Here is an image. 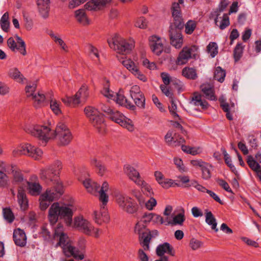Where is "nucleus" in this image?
I'll list each match as a JSON object with an SVG mask.
<instances>
[{
    "label": "nucleus",
    "instance_id": "nucleus-1",
    "mask_svg": "<svg viewBox=\"0 0 261 261\" xmlns=\"http://www.w3.org/2000/svg\"><path fill=\"white\" fill-rule=\"evenodd\" d=\"M154 215V214L152 213H145L134 228L135 233L139 236L140 244L146 251L149 250V244L152 238L150 230L147 227L153 219Z\"/></svg>",
    "mask_w": 261,
    "mask_h": 261
},
{
    "label": "nucleus",
    "instance_id": "nucleus-2",
    "mask_svg": "<svg viewBox=\"0 0 261 261\" xmlns=\"http://www.w3.org/2000/svg\"><path fill=\"white\" fill-rule=\"evenodd\" d=\"M73 211L68 205H60L59 202L53 203L49 208L48 219L52 225L55 224L58 219H63L67 226L72 223Z\"/></svg>",
    "mask_w": 261,
    "mask_h": 261
},
{
    "label": "nucleus",
    "instance_id": "nucleus-3",
    "mask_svg": "<svg viewBox=\"0 0 261 261\" xmlns=\"http://www.w3.org/2000/svg\"><path fill=\"white\" fill-rule=\"evenodd\" d=\"M62 168V163L57 160L52 164L40 170V177L47 184H52L54 185L52 189H56L57 184H61L63 186L62 182L59 181V175Z\"/></svg>",
    "mask_w": 261,
    "mask_h": 261
},
{
    "label": "nucleus",
    "instance_id": "nucleus-4",
    "mask_svg": "<svg viewBox=\"0 0 261 261\" xmlns=\"http://www.w3.org/2000/svg\"><path fill=\"white\" fill-rule=\"evenodd\" d=\"M107 42L111 48L122 54L129 53L135 46L134 40H126L119 37L117 34L112 38L108 39Z\"/></svg>",
    "mask_w": 261,
    "mask_h": 261
},
{
    "label": "nucleus",
    "instance_id": "nucleus-5",
    "mask_svg": "<svg viewBox=\"0 0 261 261\" xmlns=\"http://www.w3.org/2000/svg\"><path fill=\"white\" fill-rule=\"evenodd\" d=\"M63 186L57 184L56 189H47L39 197L40 208L42 211L47 209L50 202L58 199L63 194Z\"/></svg>",
    "mask_w": 261,
    "mask_h": 261
},
{
    "label": "nucleus",
    "instance_id": "nucleus-6",
    "mask_svg": "<svg viewBox=\"0 0 261 261\" xmlns=\"http://www.w3.org/2000/svg\"><path fill=\"white\" fill-rule=\"evenodd\" d=\"M84 112L92 125L100 133H103L105 128L104 115L95 108L88 106L84 109Z\"/></svg>",
    "mask_w": 261,
    "mask_h": 261
},
{
    "label": "nucleus",
    "instance_id": "nucleus-7",
    "mask_svg": "<svg viewBox=\"0 0 261 261\" xmlns=\"http://www.w3.org/2000/svg\"><path fill=\"white\" fill-rule=\"evenodd\" d=\"M24 130L28 134L36 137L45 145L48 140L51 138L49 135L50 128L46 126L32 125L25 126Z\"/></svg>",
    "mask_w": 261,
    "mask_h": 261
},
{
    "label": "nucleus",
    "instance_id": "nucleus-8",
    "mask_svg": "<svg viewBox=\"0 0 261 261\" xmlns=\"http://www.w3.org/2000/svg\"><path fill=\"white\" fill-rule=\"evenodd\" d=\"M116 199L119 206L128 214H133L136 213L139 209L136 202L129 197L118 194L116 196Z\"/></svg>",
    "mask_w": 261,
    "mask_h": 261
},
{
    "label": "nucleus",
    "instance_id": "nucleus-9",
    "mask_svg": "<svg viewBox=\"0 0 261 261\" xmlns=\"http://www.w3.org/2000/svg\"><path fill=\"white\" fill-rule=\"evenodd\" d=\"M43 153L42 151L30 144L26 143L18 146L13 151V154L14 156L21 155H28L34 158L35 160L41 156Z\"/></svg>",
    "mask_w": 261,
    "mask_h": 261
},
{
    "label": "nucleus",
    "instance_id": "nucleus-10",
    "mask_svg": "<svg viewBox=\"0 0 261 261\" xmlns=\"http://www.w3.org/2000/svg\"><path fill=\"white\" fill-rule=\"evenodd\" d=\"M55 136H58L61 145L65 146L69 144L72 139V135L67 126L59 123L55 130Z\"/></svg>",
    "mask_w": 261,
    "mask_h": 261
},
{
    "label": "nucleus",
    "instance_id": "nucleus-11",
    "mask_svg": "<svg viewBox=\"0 0 261 261\" xmlns=\"http://www.w3.org/2000/svg\"><path fill=\"white\" fill-rule=\"evenodd\" d=\"M149 45L151 51L158 56H160L164 50L166 53L170 52L169 47L164 48L161 37L155 35L150 37Z\"/></svg>",
    "mask_w": 261,
    "mask_h": 261
},
{
    "label": "nucleus",
    "instance_id": "nucleus-12",
    "mask_svg": "<svg viewBox=\"0 0 261 261\" xmlns=\"http://www.w3.org/2000/svg\"><path fill=\"white\" fill-rule=\"evenodd\" d=\"M109 118L121 126L126 128L129 131L132 132L134 130V125L132 124V120L126 118L118 111H113V112L110 114Z\"/></svg>",
    "mask_w": 261,
    "mask_h": 261
},
{
    "label": "nucleus",
    "instance_id": "nucleus-13",
    "mask_svg": "<svg viewBox=\"0 0 261 261\" xmlns=\"http://www.w3.org/2000/svg\"><path fill=\"white\" fill-rule=\"evenodd\" d=\"M64 254L67 257L73 256L75 259L82 260L84 258L83 254H80V250L72 245L71 242L66 243L61 248Z\"/></svg>",
    "mask_w": 261,
    "mask_h": 261
},
{
    "label": "nucleus",
    "instance_id": "nucleus-14",
    "mask_svg": "<svg viewBox=\"0 0 261 261\" xmlns=\"http://www.w3.org/2000/svg\"><path fill=\"white\" fill-rule=\"evenodd\" d=\"M37 88V84L33 83L32 86H27L25 87V91L27 93L31 92L28 96H32L33 99L35 100L34 106L37 108L40 107L44 101L45 100V95L43 94H41L39 92L38 94L34 95V92L35 91Z\"/></svg>",
    "mask_w": 261,
    "mask_h": 261
},
{
    "label": "nucleus",
    "instance_id": "nucleus-15",
    "mask_svg": "<svg viewBox=\"0 0 261 261\" xmlns=\"http://www.w3.org/2000/svg\"><path fill=\"white\" fill-rule=\"evenodd\" d=\"M74 226L80 230L87 235H90L91 231L92 226L90 223L82 217H76L74 218Z\"/></svg>",
    "mask_w": 261,
    "mask_h": 261
},
{
    "label": "nucleus",
    "instance_id": "nucleus-16",
    "mask_svg": "<svg viewBox=\"0 0 261 261\" xmlns=\"http://www.w3.org/2000/svg\"><path fill=\"white\" fill-rule=\"evenodd\" d=\"M212 17H214L215 23L221 30L224 29L229 24V20L227 14H223V17H220L217 11H213L211 13Z\"/></svg>",
    "mask_w": 261,
    "mask_h": 261
},
{
    "label": "nucleus",
    "instance_id": "nucleus-17",
    "mask_svg": "<svg viewBox=\"0 0 261 261\" xmlns=\"http://www.w3.org/2000/svg\"><path fill=\"white\" fill-rule=\"evenodd\" d=\"M178 178L180 179V181L182 184H185L184 188H190L191 187H194L197 190L202 192H206V191L208 190L205 187L198 184L197 181L195 180H190L188 176H180Z\"/></svg>",
    "mask_w": 261,
    "mask_h": 261
},
{
    "label": "nucleus",
    "instance_id": "nucleus-18",
    "mask_svg": "<svg viewBox=\"0 0 261 261\" xmlns=\"http://www.w3.org/2000/svg\"><path fill=\"white\" fill-rule=\"evenodd\" d=\"M167 253L172 256H174L175 251L171 245L168 242H165L159 245L156 248V254L158 256H163Z\"/></svg>",
    "mask_w": 261,
    "mask_h": 261
},
{
    "label": "nucleus",
    "instance_id": "nucleus-19",
    "mask_svg": "<svg viewBox=\"0 0 261 261\" xmlns=\"http://www.w3.org/2000/svg\"><path fill=\"white\" fill-rule=\"evenodd\" d=\"M13 240L16 245L20 247H24L27 244V237L24 231L18 228L13 232Z\"/></svg>",
    "mask_w": 261,
    "mask_h": 261
},
{
    "label": "nucleus",
    "instance_id": "nucleus-20",
    "mask_svg": "<svg viewBox=\"0 0 261 261\" xmlns=\"http://www.w3.org/2000/svg\"><path fill=\"white\" fill-rule=\"evenodd\" d=\"M94 214L95 221L97 224H101L102 222L108 223L110 220V216L108 215L107 209L104 205L101 206L99 213L95 211Z\"/></svg>",
    "mask_w": 261,
    "mask_h": 261
},
{
    "label": "nucleus",
    "instance_id": "nucleus-21",
    "mask_svg": "<svg viewBox=\"0 0 261 261\" xmlns=\"http://www.w3.org/2000/svg\"><path fill=\"white\" fill-rule=\"evenodd\" d=\"M172 13L174 22L173 24L170 25L171 29L173 30V27L178 30L182 29L184 28V23L181 16L180 11L172 10Z\"/></svg>",
    "mask_w": 261,
    "mask_h": 261
},
{
    "label": "nucleus",
    "instance_id": "nucleus-22",
    "mask_svg": "<svg viewBox=\"0 0 261 261\" xmlns=\"http://www.w3.org/2000/svg\"><path fill=\"white\" fill-rule=\"evenodd\" d=\"M168 218H166L167 223H165L166 225H168L169 224L172 226L175 225H180L182 226L183 225L184 222L186 220V217L185 215V210L184 208L181 209V212L178 213L177 215H175L171 221H168Z\"/></svg>",
    "mask_w": 261,
    "mask_h": 261
},
{
    "label": "nucleus",
    "instance_id": "nucleus-23",
    "mask_svg": "<svg viewBox=\"0 0 261 261\" xmlns=\"http://www.w3.org/2000/svg\"><path fill=\"white\" fill-rule=\"evenodd\" d=\"M39 13L44 18L48 15L50 0H36Z\"/></svg>",
    "mask_w": 261,
    "mask_h": 261
},
{
    "label": "nucleus",
    "instance_id": "nucleus-24",
    "mask_svg": "<svg viewBox=\"0 0 261 261\" xmlns=\"http://www.w3.org/2000/svg\"><path fill=\"white\" fill-rule=\"evenodd\" d=\"M124 170L129 178L136 184L138 180H141L139 173L134 167L128 165L124 166Z\"/></svg>",
    "mask_w": 261,
    "mask_h": 261
},
{
    "label": "nucleus",
    "instance_id": "nucleus-25",
    "mask_svg": "<svg viewBox=\"0 0 261 261\" xmlns=\"http://www.w3.org/2000/svg\"><path fill=\"white\" fill-rule=\"evenodd\" d=\"M116 102L121 106H124L130 110L135 111L136 109V106L129 101L125 96L121 94L120 92L117 94Z\"/></svg>",
    "mask_w": 261,
    "mask_h": 261
},
{
    "label": "nucleus",
    "instance_id": "nucleus-26",
    "mask_svg": "<svg viewBox=\"0 0 261 261\" xmlns=\"http://www.w3.org/2000/svg\"><path fill=\"white\" fill-rule=\"evenodd\" d=\"M17 198L21 209L23 211H25L28 207V200L23 188H19Z\"/></svg>",
    "mask_w": 261,
    "mask_h": 261
},
{
    "label": "nucleus",
    "instance_id": "nucleus-27",
    "mask_svg": "<svg viewBox=\"0 0 261 261\" xmlns=\"http://www.w3.org/2000/svg\"><path fill=\"white\" fill-rule=\"evenodd\" d=\"M200 89L208 99L211 100H217L214 88L210 84H202L200 86Z\"/></svg>",
    "mask_w": 261,
    "mask_h": 261
},
{
    "label": "nucleus",
    "instance_id": "nucleus-28",
    "mask_svg": "<svg viewBox=\"0 0 261 261\" xmlns=\"http://www.w3.org/2000/svg\"><path fill=\"white\" fill-rule=\"evenodd\" d=\"M191 57L190 51L183 48L176 60V64L178 65L185 64Z\"/></svg>",
    "mask_w": 261,
    "mask_h": 261
},
{
    "label": "nucleus",
    "instance_id": "nucleus-29",
    "mask_svg": "<svg viewBox=\"0 0 261 261\" xmlns=\"http://www.w3.org/2000/svg\"><path fill=\"white\" fill-rule=\"evenodd\" d=\"M205 214L206 223L211 226V228L215 232H217L218 231V228L217 227V223L214 215L207 209L205 210Z\"/></svg>",
    "mask_w": 261,
    "mask_h": 261
},
{
    "label": "nucleus",
    "instance_id": "nucleus-30",
    "mask_svg": "<svg viewBox=\"0 0 261 261\" xmlns=\"http://www.w3.org/2000/svg\"><path fill=\"white\" fill-rule=\"evenodd\" d=\"M83 185L87 191L92 194H95L99 189L100 185L97 183L92 181L90 179H86L83 181Z\"/></svg>",
    "mask_w": 261,
    "mask_h": 261
},
{
    "label": "nucleus",
    "instance_id": "nucleus-31",
    "mask_svg": "<svg viewBox=\"0 0 261 261\" xmlns=\"http://www.w3.org/2000/svg\"><path fill=\"white\" fill-rule=\"evenodd\" d=\"M171 44L176 48H180L183 44L182 34H170Z\"/></svg>",
    "mask_w": 261,
    "mask_h": 261
},
{
    "label": "nucleus",
    "instance_id": "nucleus-32",
    "mask_svg": "<svg viewBox=\"0 0 261 261\" xmlns=\"http://www.w3.org/2000/svg\"><path fill=\"white\" fill-rule=\"evenodd\" d=\"M11 170L13 174V182L19 184L23 181V175L19 169L16 168L15 165H11Z\"/></svg>",
    "mask_w": 261,
    "mask_h": 261
},
{
    "label": "nucleus",
    "instance_id": "nucleus-33",
    "mask_svg": "<svg viewBox=\"0 0 261 261\" xmlns=\"http://www.w3.org/2000/svg\"><path fill=\"white\" fill-rule=\"evenodd\" d=\"M29 193L33 196L39 195L42 190V187L38 183L28 182Z\"/></svg>",
    "mask_w": 261,
    "mask_h": 261
},
{
    "label": "nucleus",
    "instance_id": "nucleus-34",
    "mask_svg": "<svg viewBox=\"0 0 261 261\" xmlns=\"http://www.w3.org/2000/svg\"><path fill=\"white\" fill-rule=\"evenodd\" d=\"M91 164L98 170L97 173L98 175L101 176L104 174L106 168L101 161L97 160L96 158H93L91 161Z\"/></svg>",
    "mask_w": 261,
    "mask_h": 261
},
{
    "label": "nucleus",
    "instance_id": "nucleus-35",
    "mask_svg": "<svg viewBox=\"0 0 261 261\" xmlns=\"http://www.w3.org/2000/svg\"><path fill=\"white\" fill-rule=\"evenodd\" d=\"M9 15L8 12L5 13L0 19V25L2 30L8 32L10 28Z\"/></svg>",
    "mask_w": 261,
    "mask_h": 261
},
{
    "label": "nucleus",
    "instance_id": "nucleus-36",
    "mask_svg": "<svg viewBox=\"0 0 261 261\" xmlns=\"http://www.w3.org/2000/svg\"><path fill=\"white\" fill-rule=\"evenodd\" d=\"M9 75L10 77L19 83H22L23 80H25V78L17 68L10 69Z\"/></svg>",
    "mask_w": 261,
    "mask_h": 261
},
{
    "label": "nucleus",
    "instance_id": "nucleus-37",
    "mask_svg": "<svg viewBox=\"0 0 261 261\" xmlns=\"http://www.w3.org/2000/svg\"><path fill=\"white\" fill-rule=\"evenodd\" d=\"M182 75L190 80H195L197 77L196 69L188 67H186L182 70Z\"/></svg>",
    "mask_w": 261,
    "mask_h": 261
},
{
    "label": "nucleus",
    "instance_id": "nucleus-38",
    "mask_svg": "<svg viewBox=\"0 0 261 261\" xmlns=\"http://www.w3.org/2000/svg\"><path fill=\"white\" fill-rule=\"evenodd\" d=\"M137 182L138 184L137 185L141 186L142 191L144 194H146L148 196L150 197L153 195L154 193L152 188L146 182L141 179V180H138Z\"/></svg>",
    "mask_w": 261,
    "mask_h": 261
},
{
    "label": "nucleus",
    "instance_id": "nucleus-39",
    "mask_svg": "<svg viewBox=\"0 0 261 261\" xmlns=\"http://www.w3.org/2000/svg\"><path fill=\"white\" fill-rule=\"evenodd\" d=\"M226 76V71L223 69L220 66L216 68L214 72V79L220 83H223Z\"/></svg>",
    "mask_w": 261,
    "mask_h": 261
},
{
    "label": "nucleus",
    "instance_id": "nucleus-40",
    "mask_svg": "<svg viewBox=\"0 0 261 261\" xmlns=\"http://www.w3.org/2000/svg\"><path fill=\"white\" fill-rule=\"evenodd\" d=\"M247 163L251 170L255 172H257L261 168V166L251 155L247 156Z\"/></svg>",
    "mask_w": 261,
    "mask_h": 261
},
{
    "label": "nucleus",
    "instance_id": "nucleus-41",
    "mask_svg": "<svg viewBox=\"0 0 261 261\" xmlns=\"http://www.w3.org/2000/svg\"><path fill=\"white\" fill-rule=\"evenodd\" d=\"M243 46L242 43H238L233 50V58L235 62H238L242 57Z\"/></svg>",
    "mask_w": 261,
    "mask_h": 261
},
{
    "label": "nucleus",
    "instance_id": "nucleus-42",
    "mask_svg": "<svg viewBox=\"0 0 261 261\" xmlns=\"http://www.w3.org/2000/svg\"><path fill=\"white\" fill-rule=\"evenodd\" d=\"M131 97L134 100L136 106L141 109L145 108V98L144 94H142L141 95L140 94L137 96H134Z\"/></svg>",
    "mask_w": 261,
    "mask_h": 261
},
{
    "label": "nucleus",
    "instance_id": "nucleus-43",
    "mask_svg": "<svg viewBox=\"0 0 261 261\" xmlns=\"http://www.w3.org/2000/svg\"><path fill=\"white\" fill-rule=\"evenodd\" d=\"M76 20L80 23L85 24L88 22V19L84 10H78L75 12Z\"/></svg>",
    "mask_w": 261,
    "mask_h": 261
},
{
    "label": "nucleus",
    "instance_id": "nucleus-44",
    "mask_svg": "<svg viewBox=\"0 0 261 261\" xmlns=\"http://www.w3.org/2000/svg\"><path fill=\"white\" fill-rule=\"evenodd\" d=\"M15 38L18 47L20 48V53L23 56H25L27 53L25 42L22 39L21 37L18 36L17 34L15 35Z\"/></svg>",
    "mask_w": 261,
    "mask_h": 261
},
{
    "label": "nucleus",
    "instance_id": "nucleus-45",
    "mask_svg": "<svg viewBox=\"0 0 261 261\" xmlns=\"http://www.w3.org/2000/svg\"><path fill=\"white\" fill-rule=\"evenodd\" d=\"M206 50L212 58H214L218 54V46L216 42H211L206 47Z\"/></svg>",
    "mask_w": 261,
    "mask_h": 261
},
{
    "label": "nucleus",
    "instance_id": "nucleus-46",
    "mask_svg": "<svg viewBox=\"0 0 261 261\" xmlns=\"http://www.w3.org/2000/svg\"><path fill=\"white\" fill-rule=\"evenodd\" d=\"M3 216L5 220L8 222L12 223L14 219V214L10 207H5L3 210Z\"/></svg>",
    "mask_w": 261,
    "mask_h": 261
},
{
    "label": "nucleus",
    "instance_id": "nucleus-47",
    "mask_svg": "<svg viewBox=\"0 0 261 261\" xmlns=\"http://www.w3.org/2000/svg\"><path fill=\"white\" fill-rule=\"evenodd\" d=\"M89 93L88 91V88L86 86L83 85L81 88L79 90V91L76 93L74 95L76 98H77L79 100L80 98H83L84 99H86L88 96Z\"/></svg>",
    "mask_w": 261,
    "mask_h": 261
},
{
    "label": "nucleus",
    "instance_id": "nucleus-48",
    "mask_svg": "<svg viewBox=\"0 0 261 261\" xmlns=\"http://www.w3.org/2000/svg\"><path fill=\"white\" fill-rule=\"evenodd\" d=\"M57 238L58 239L59 241L56 245V247L60 246L62 248L64 245H66V243L71 242L66 233L62 234Z\"/></svg>",
    "mask_w": 261,
    "mask_h": 261
},
{
    "label": "nucleus",
    "instance_id": "nucleus-49",
    "mask_svg": "<svg viewBox=\"0 0 261 261\" xmlns=\"http://www.w3.org/2000/svg\"><path fill=\"white\" fill-rule=\"evenodd\" d=\"M62 101L67 106L76 105L80 103V100L74 96L62 98Z\"/></svg>",
    "mask_w": 261,
    "mask_h": 261
},
{
    "label": "nucleus",
    "instance_id": "nucleus-50",
    "mask_svg": "<svg viewBox=\"0 0 261 261\" xmlns=\"http://www.w3.org/2000/svg\"><path fill=\"white\" fill-rule=\"evenodd\" d=\"M170 103H171V106H169V107H168L169 111L170 114L172 115V116L174 118L177 117V118H178V119L179 120H180L181 118H180V116L178 115V114L175 111L177 109V106L174 102V98L170 99Z\"/></svg>",
    "mask_w": 261,
    "mask_h": 261
},
{
    "label": "nucleus",
    "instance_id": "nucleus-51",
    "mask_svg": "<svg viewBox=\"0 0 261 261\" xmlns=\"http://www.w3.org/2000/svg\"><path fill=\"white\" fill-rule=\"evenodd\" d=\"M135 25L139 28L145 29L147 26V21L144 17L141 16L137 19Z\"/></svg>",
    "mask_w": 261,
    "mask_h": 261
},
{
    "label": "nucleus",
    "instance_id": "nucleus-52",
    "mask_svg": "<svg viewBox=\"0 0 261 261\" xmlns=\"http://www.w3.org/2000/svg\"><path fill=\"white\" fill-rule=\"evenodd\" d=\"M218 184L224 190L228 193L233 194L232 190L230 188L228 184L224 179L221 178H217L216 180Z\"/></svg>",
    "mask_w": 261,
    "mask_h": 261
},
{
    "label": "nucleus",
    "instance_id": "nucleus-53",
    "mask_svg": "<svg viewBox=\"0 0 261 261\" xmlns=\"http://www.w3.org/2000/svg\"><path fill=\"white\" fill-rule=\"evenodd\" d=\"M50 36L56 43H58L63 50L66 51L67 46L61 38L55 35V34H50Z\"/></svg>",
    "mask_w": 261,
    "mask_h": 261
},
{
    "label": "nucleus",
    "instance_id": "nucleus-54",
    "mask_svg": "<svg viewBox=\"0 0 261 261\" xmlns=\"http://www.w3.org/2000/svg\"><path fill=\"white\" fill-rule=\"evenodd\" d=\"M203 243L201 241L198 240L195 238H192L190 241V246L193 250H196L202 245Z\"/></svg>",
    "mask_w": 261,
    "mask_h": 261
},
{
    "label": "nucleus",
    "instance_id": "nucleus-55",
    "mask_svg": "<svg viewBox=\"0 0 261 261\" xmlns=\"http://www.w3.org/2000/svg\"><path fill=\"white\" fill-rule=\"evenodd\" d=\"M50 107L56 115H59L61 113V111L59 108V104L57 102L56 100H51L50 101Z\"/></svg>",
    "mask_w": 261,
    "mask_h": 261
},
{
    "label": "nucleus",
    "instance_id": "nucleus-56",
    "mask_svg": "<svg viewBox=\"0 0 261 261\" xmlns=\"http://www.w3.org/2000/svg\"><path fill=\"white\" fill-rule=\"evenodd\" d=\"M160 89L162 92L167 97H168L170 99L172 98H174L173 93L171 91V90L169 88H167L165 85H161Z\"/></svg>",
    "mask_w": 261,
    "mask_h": 261
},
{
    "label": "nucleus",
    "instance_id": "nucleus-57",
    "mask_svg": "<svg viewBox=\"0 0 261 261\" xmlns=\"http://www.w3.org/2000/svg\"><path fill=\"white\" fill-rule=\"evenodd\" d=\"M7 44L9 47L12 50L15 51L16 49L20 51V48L18 47L17 43L12 37L9 38L7 40Z\"/></svg>",
    "mask_w": 261,
    "mask_h": 261
},
{
    "label": "nucleus",
    "instance_id": "nucleus-58",
    "mask_svg": "<svg viewBox=\"0 0 261 261\" xmlns=\"http://www.w3.org/2000/svg\"><path fill=\"white\" fill-rule=\"evenodd\" d=\"M196 27V23L194 21L189 20L185 25L186 33H192Z\"/></svg>",
    "mask_w": 261,
    "mask_h": 261
},
{
    "label": "nucleus",
    "instance_id": "nucleus-59",
    "mask_svg": "<svg viewBox=\"0 0 261 261\" xmlns=\"http://www.w3.org/2000/svg\"><path fill=\"white\" fill-rule=\"evenodd\" d=\"M99 193V200L102 202V205L106 206L108 201L109 196L106 194V192L102 190H98L97 191Z\"/></svg>",
    "mask_w": 261,
    "mask_h": 261
},
{
    "label": "nucleus",
    "instance_id": "nucleus-60",
    "mask_svg": "<svg viewBox=\"0 0 261 261\" xmlns=\"http://www.w3.org/2000/svg\"><path fill=\"white\" fill-rule=\"evenodd\" d=\"M229 1L228 0H221L218 8L214 11H217L218 14L223 12L229 5Z\"/></svg>",
    "mask_w": 261,
    "mask_h": 261
},
{
    "label": "nucleus",
    "instance_id": "nucleus-61",
    "mask_svg": "<svg viewBox=\"0 0 261 261\" xmlns=\"http://www.w3.org/2000/svg\"><path fill=\"white\" fill-rule=\"evenodd\" d=\"M156 204L157 202L155 199L152 197H151L150 198L145 202V205L147 210L151 211L153 210L154 206H156Z\"/></svg>",
    "mask_w": 261,
    "mask_h": 261
},
{
    "label": "nucleus",
    "instance_id": "nucleus-62",
    "mask_svg": "<svg viewBox=\"0 0 261 261\" xmlns=\"http://www.w3.org/2000/svg\"><path fill=\"white\" fill-rule=\"evenodd\" d=\"M143 94L142 92H141L140 90V88L138 85H134L131 87L130 90V95L131 97H133L134 96H137L139 95H141Z\"/></svg>",
    "mask_w": 261,
    "mask_h": 261
},
{
    "label": "nucleus",
    "instance_id": "nucleus-63",
    "mask_svg": "<svg viewBox=\"0 0 261 261\" xmlns=\"http://www.w3.org/2000/svg\"><path fill=\"white\" fill-rule=\"evenodd\" d=\"M163 188L168 189L170 187H174V180L171 179H166L162 180L159 184Z\"/></svg>",
    "mask_w": 261,
    "mask_h": 261
},
{
    "label": "nucleus",
    "instance_id": "nucleus-64",
    "mask_svg": "<svg viewBox=\"0 0 261 261\" xmlns=\"http://www.w3.org/2000/svg\"><path fill=\"white\" fill-rule=\"evenodd\" d=\"M202 177L204 179H209L211 177V173L210 169L204 165L202 168Z\"/></svg>",
    "mask_w": 261,
    "mask_h": 261
}]
</instances>
